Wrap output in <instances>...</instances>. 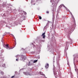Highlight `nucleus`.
<instances>
[{
  "instance_id": "obj_1",
  "label": "nucleus",
  "mask_w": 78,
  "mask_h": 78,
  "mask_svg": "<svg viewBox=\"0 0 78 78\" xmlns=\"http://www.w3.org/2000/svg\"><path fill=\"white\" fill-rule=\"evenodd\" d=\"M58 67L57 68H55V71L54 72V74L55 75H56L57 74V73H56V72H58V71L59 70H60V67L59 66L58 67Z\"/></svg>"
},
{
  "instance_id": "obj_2",
  "label": "nucleus",
  "mask_w": 78,
  "mask_h": 78,
  "mask_svg": "<svg viewBox=\"0 0 78 78\" xmlns=\"http://www.w3.org/2000/svg\"><path fill=\"white\" fill-rule=\"evenodd\" d=\"M26 59V58L25 56H24V55H22L21 56V58H20V60L21 61H23L25 60Z\"/></svg>"
},
{
  "instance_id": "obj_3",
  "label": "nucleus",
  "mask_w": 78,
  "mask_h": 78,
  "mask_svg": "<svg viewBox=\"0 0 78 78\" xmlns=\"http://www.w3.org/2000/svg\"><path fill=\"white\" fill-rule=\"evenodd\" d=\"M60 6H61V7H64V8H66L67 11H70V10H69V9H68V8L66 7V6H65L63 4H61V5H60Z\"/></svg>"
},
{
  "instance_id": "obj_4",
  "label": "nucleus",
  "mask_w": 78,
  "mask_h": 78,
  "mask_svg": "<svg viewBox=\"0 0 78 78\" xmlns=\"http://www.w3.org/2000/svg\"><path fill=\"white\" fill-rule=\"evenodd\" d=\"M45 33L44 32L41 35V36H42L43 38V39H44V38L45 37Z\"/></svg>"
},
{
  "instance_id": "obj_5",
  "label": "nucleus",
  "mask_w": 78,
  "mask_h": 78,
  "mask_svg": "<svg viewBox=\"0 0 78 78\" xmlns=\"http://www.w3.org/2000/svg\"><path fill=\"white\" fill-rule=\"evenodd\" d=\"M49 66V65L47 63L45 65V68H46V69H47L48 67Z\"/></svg>"
},
{
  "instance_id": "obj_6",
  "label": "nucleus",
  "mask_w": 78,
  "mask_h": 78,
  "mask_svg": "<svg viewBox=\"0 0 78 78\" xmlns=\"http://www.w3.org/2000/svg\"><path fill=\"white\" fill-rule=\"evenodd\" d=\"M8 45H9V44H6V47H7V48H8L9 49V50H10V49H12V48H9Z\"/></svg>"
},
{
  "instance_id": "obj_7",
  "label": "nucleus",
  "mask_w": 78,
  "mask_h": 78,
  "mask_svg": "<svg viewBox=\"0 0 78 78\" xmlns=\"http://www.w3.org/2000/svg\"><path fill=\"white\" fill-rule=\"evenodd\" d=\"M38 16L39 17V19L40 20H41L42 19V17L40 16L39 15H38Z\"/></svg>"
},
{
  "instance_id": "obj_8",
  "label": "nucleus",
  "mask_w": 78,
  "mask_h": 78,
  "mask_svg": "<svg viewBox=\"0 0 78 78\" xmlns=\"http://www.w3.org/2000/svg\"><path fill=\"white\" fill-rule=\"evenodd\" d=\"M37 62V60H34V61L33 62L34 63H35V62Z\"/></svg>"
},
{
  "instance_id": "obj_9",
  "label": "nucleus",
  "mask_w": 78,
  "mask_h": 78,
  "mask_svg": "<svg viewBox=\"0 0 78 78\" xmlns=\"http://www.w3.org/2000/svg\"><path fill=\"white\" fill-rule=\"evenodd\" d=\"M30 63H31L30 62H28V66H31V64H30Z\"/></svg>"
},
{
  "instance_id": "obj_10",
  "label": "nucleus",
  "mask_w": 78,
  "mask_h": 78,
  "mask_svg": "<svg viewBox=\"0 0 78 78\" xmlns=\"http://www.w3.org/2000/svg\"><path fill=\"white\" fill-rule=\"evenodd\" d=\"M40 42H43V40H40Z\"/></svg>"
},
{
  "instance_id": "obj_11",
  "label": "nucleus",
  "mask_w": 78,
  "mask_h": 78,
  "mask_svg": "<svg viewBox=\"0 0 78 78\" xmlns=\"http://www.w3.org/2000/svg\"><path fill=\"white\" fill-rule=\"evenodd\" d=\"M23 13H24V14H25V15L27 14V12H23Z\"/></svg>"
},
{
  "instance_id": "obj_12",
  "label": "nucleus",
  "mask_w": 78,
  "mask_h": 78,
  "mask_svg": "<svg viewBox=\"0 0 78 78\" xmlns=\"http://www.w3.org/2000/svg\"><path fill=\"white\" fill-rule=\"evenodd\" d=\"M1 73L2 75H3V74H4V73L2 72H1Z\"/></svg>"
},
{
  "instance_id": "obj_13",
  "label": "nucleus",
  "mask_w": 78,
  "mask_h": 78,
  "mask_svg": "<svg viewBox=\"0 0 78 78\" xmlns=\"http://www.w3.org/2000/svg\"><path fill=\"white\" fill-rule=\"evenodd\" d=\"M46 13H47L48 14V13H49V12L48 11H47L46 12Z\"/></svg>"
},
{
  "instance_id": "obj_14",
  "label": "nucleus",
  "mask_w": 78,
  "mask_h": 78,
  "mask_svg": "<svg viewBox=\"0 0 78 78\" xmlns=\"http://www.w3.org/2000/svg\"><path fill=\"white\" fill-rule=\"evenodd\" d=\"M16 61H18V58H16Z\"/></svg>"
},
{
  "instance_id": "obj_15",
  "label": "nucleus",
  "mask_w": 78,
  "mask_h": 78,
  "mask_svg": "<svg viewBox=\"0 0 78 78\" xmlns=\"http://www.w3.org/2000/svg\"><path fill=\"white\" fill-rule=\"evenodd\" d=\"M14 76H12V78H14Z\"/></svg>"
},
{
  "instance_id": "obj_16",
  "label": "nucleus",
  "mask_w": 78,
  "mask_h": 78,
  "mask_svg": "<svg viewBox=\"0 0 78 78\" xmlns=\"http://www.w3.org/2000/svg\"><path fill=\"white\" fill-rule=\"evenodd\" d=\"M15 45H16V42L15 43Z\"/></svg>"
},
{
  "instance_id": "obj_17",
  "label": "nucleus",
  "mask_w": 78,
  "mask_h": 78,
  "mask_svg": "<svg viewBox=\"0 0 78 78\" xmlns=\"http://www.w3.org/2000/svg\"><path fill=\"white\" fill-rule=\"evenodd\" d=\"M16 58H17V55L16 56Z\"/></svg>"
},
{
  "instance_id": "obj_18",
  "label": "nucleus",
  "mask_w": 78,
  "mask_h": 78,
  "mask_svg": "<svg viewBox=\"0 0 78 78\" xmlns=\"http://www.w3.org/2000/svg\"><path fill=\"white\" fill-rule=\"evenodd\" d=\"M52 0H51V1H52Z\"/></svg>"
},
{
  "instance_id": "obj_19",
  "label": "nucleus",
  "mask_w": 78,
  "mask_h": 78,
  "mask_svg": "<svg viewBox=\"0 0 78 78\" xmlns=\"http://www.w3.org/2000/svg\"><path fill=\"white\" fill-rule=\"evenodd\" d=\"M74 19H75V18H74Z\"/></svg>"
},
{
  "instance_id": "obj_20",
  "label": "nucleus",
  "mask_w": 78,
  "mask_h": 78,
  "mask_svg": "<svg viewBox=\"0 0 78 78\" xmlns=\"http://www.w3.org/2000/svg\"><path fill=\"white\" fill-rule=\"evenodd\" d=\"M52 11H53V10H52Z\"/></svg>"
}]
</instances>
